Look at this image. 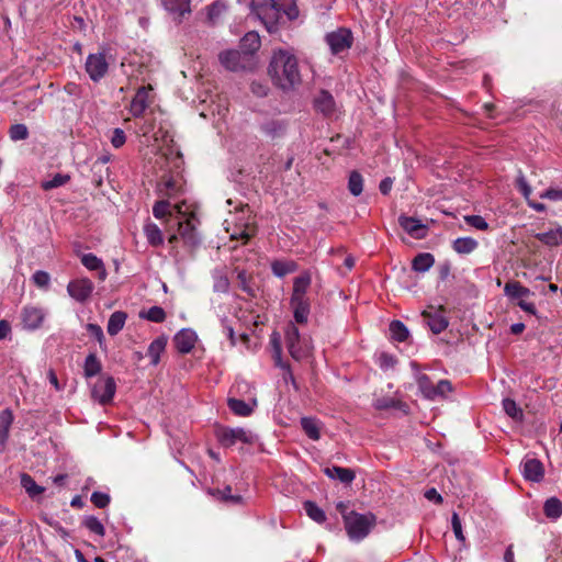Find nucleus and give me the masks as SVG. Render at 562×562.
I'll return each instance as SVG.
<instances>
[{
  "label": "nucleus",
  "instance_id": "1",
  "mask_svg": "<svg viewBox=\"0 0 562 562\" xmlns=\"http://www.w3.org/2000/svg\"><path fill=\"white\" fill-rule=\"evenodd\" d=\"M272 82L283 91L294 90L302 83L299 60L286 49L274 50L268 67Z\"/></svg>",
  "mask_w": 562,
  "mask_h": 562
},
{
  "label": "nucleus",
  "instance_id": "2",
  "mask_svg": "<svg viewBox=\"0 0 562 562\" xmlns=\"http://www.w3.org/2000/svg\"><path fill=\"white\" fill-rule=\"evenodd\" d=\"M252 5L259 16L278 20L280 13H284L290 20L299 16V10L294 0H254Z\"/></svg>",
  "mask_w": 562,
  "mask_h": 562
},
{
  "label": "nucleus",
  "instance_id": "3",
  "mask_svg": "<svg viewBox=\"0 0 562 562\" xmlns=\"http://www.w3.org/2000/svg\"><path fill=\"white\" fill-rule=\"evenodd\" d=\"M344 524L348 537L353 541H360L364 539L375 526L376 517L372 513L359 514L355 512L346 517Z\"/></svg>",
  "mask_w": 562,
  "mask_h": 562
},
{
  "label": "nucleus",
  "instance_id": "4",
  "mask_svg": "<svg viewBox=\"0 0 562 562\" xmlns=\"http://www.w3.org/2000/svg\"><path fill=\"white\" fill-rule=\"evenodd\" d=\"M216 438L218 442L225 448H229L237 442L254 445L258 440V437L248 429L240 427L232 428L226 426L217 428Z\"/></svg>",
  "mask_w": 562,
  "mask_h": 562
},
{
  "label": "nucleus",
  "instance_id": "5",
  "mask_svg": "<svg viewBox=\"0 0 562 562\" xmlns=\"http://www.w3.org/2000/svg\"><path fill=\"white\" fill-rule=\"evenodd\" d=\"M325 40L330 48V52L334 55H338L351 47L353 36L349 29L340 27L334 32L328 33Z\"/></svg>",
  "mask_w": 562,
  "mask_h": 562
},
{
  "label": "nucleus",
  "instance_id": "6",
  "mask_svg": "<svg viewBox=\"0 0 562 562\" xmlns=\"http://www.w3.org/2000/svg\"><path fill=\"white\" fill-rule=\"evenodd\" d=\"M194 216L190 218L181 220L176 218L175 223L171 226H177V232L180 238L183 240L184 245L194 248L200 244V238L196 233V228L194 225Z\"/></svg>",
  "mask_w": 562,
  "mask_h": 562
},
{
  "label": "nucleus",
  "instance_id": "7",
  "mask_svg": "<svg viewBox=\"0 0 562 562\" xmlns=\"http://www.w3.org/2000/svg\"><path fill=\"white\" fill-rule=\"evenodd\" d=\"M116 385L112 376L98 380L91 389V396L102 405L109 404L115 394Z\"/></svg>",
  "mask_w": 562,
  "mask_h": 562
},
{
  "label": "nucleus",
  "instance_id": "8",
  "mask_svg": "<svg viewBox=\"0 0 562 562\" xmlns=\"http://www.w3.org/2000/svg\"><path fill=\"white\" fill-rule=\"evenodd\" d=\"M86 71L89 75V78L98 82L100 81L108 72L109 64L104 54L97 53L90 54L86 60Z\"/></svg>",
  "mask_w": 562,
  "mask_h": 562
},
{
  "label": "nucleus",
  "instance_id": "9",
  "mask_svg": "<svg viewBox=\"0 0 562 562\" xmlns=\"http://www.w3.org/2000/svg\"><path fill=\"white\" fill-rule=\"evenodd\" d=\"M429 308L430 310H425L422 313L424 322L434 334H440L446 330L449 325V321L445 315L446 310L443 306H439L438 308L430 306Z\"/></svg>",
  "mask_w": 562,
  "mask_h": 562
},
{
  "label": "nucleus",
  "instance_id": "10",
  "mask_svg": "<svg viewBox=\"0 0 562 562\" xmlns=\"http://www.w3.org/2000/svg\"><path fill=\"white\" fill-rule=\"evenodd\" d=\"M289 130V122L284 119H268L260 124V132L270 140L283 138Z\"/></svg>",
  "mask_w": 562,
  "mask_h": 562
},
{
  "label": "nucleus",
  "instance_id": "11",
  "mask_svg": "<svg viewBox=\"0 0 562 562\" xmlns=\"http://www.w3.org/2000/svg\"><path fill=\"white\" fill-rule=\"evenodd\" d=\"M94 285L88 278L72 280L67 285L68 294L77 302H86L93 292Z\"/></svg>",
  "mask_w": 562,
  "mask_h": 562
},
{
  "label": "nucleus",
  "instance_id": "12",
  "mask_svg": "<svg viewBox=\"0 0 562 562\" xmlns=\"http://www.w3.org/2000/svg\"><path fill=\"white\" fill-rule=\"evenodd\" d=\"M521 472L524 477L530 482H540L544 477V467L536 458H526L521 462Z\"/></svg>",
  "mask_w": 562,
  "mask_h": 562
},
{
  "label": "nucleus",
  "instance_id": "13",
  "mask_svg": "<svg viewBox=\"0 0 562 562\" xmlns=\"http://www.w3.org/2000/svg\"><path fill=\"white\" fill-rule=\"evenodd\" d=\"M21 318L24 328L34 330L41 327L45 313L41 307L25 306L22 310Z\"/></svg>",
  "mask_w": 562,
  "mask_h": 562
},
{
  "label": "nucleus",
  "instance_id": "14",
  "mask_svg": "<svg viewBox=\"0 0 562 562\" xmlns=\"http://www.w3.org/2000/svg\"><path fill=\"white\" fill-rule=\"evenodd\" d=\"M398 224L407 234L414 238L422 239L427 235V226L415 217L401 215L398 217Z\"/></svg>",
  "mask_w": 562,
  "mask_h": 562
},
{
  "label": "nucleus",
  "instance_id": "15",
  "mask_svg": "<svg viewBox=\"0 0 562 562\" xmlns=\"http://www.w3.org/2000/svg\"><path fill=\"white\" fill-rule=\"evenodd\" d=\"M196 334L190 328H183L178 331L173 338L177 350L181 353H189L196 342Z\"/></svg>",
  "mask_w": 562,
  "mask_h": 562
},
{
  "label": "nucleus",
  "instance_id": "16",
  "mask_svg": "<svg viewBox=\"0 0 562 562\" xmlns=\"http://www.w3.org/2000/svg\"><path fill=\"white\" fill-rule=\"evenodd\" d=\"M314 108L325 116L333 115L336 108L334 97L328 91L321 90L314 99Z\"/></svg>",
  "mask_w": 562,
  "mask_h": 562
},
{
  "label": "nucleus",
  "instance_id": "17",
  "mask_svg": "<svg viewBox=\"0 0 562 562\" xmlns=\"http://www.w3.org/2000/svg\"><path fill=\"white\" fill-rule=\"evenodd\" d=\"M285 341L286 347L290 352V355L295 359L300 360L304 352L301 349L300 346V333L299 329L294 325H290L285 333Z\"/></svg>",
  "mask_w": 562,
  "mask_h": 562
},
{
  "label": "nucleus",
  "instance_id": "18",
  "mask_svg": "<svg viewBox=\"0 0 562 562\" xmlns=\"http://www.w3.org/2000/svg\"><path fill=\"white\" fill-rule=\"evenodd\" d=\"M13 420L14 416L10 408H5L0 412V452L5 450Z\"/></svg>",
  "mask_w": 562,
  "mask_h": 562
},
{
  "label": "nucleus",
  "instance_id": "19",
  "mask_svg": "<svg viewBox=\"0 0 562 562\" xmlns=\"http://www.w3.org/2000/svg\"><path fill=\"white\" fill-rule=\"evenodd\" d=\"M148 90L146 87H140L135 97L133 98L130 106V112L134 117H140L148 106Z\"/></svg>",
  "mask_w": 562,
  "mask_h": 562
},
{
  "label": "nucleus",
  "instance_id": "20",
  "mask_svg": "<svg viewBox=\"0 0 562 562\" xmlns=\"http://www.w3.org/2000/svg\"><path fill=\"white\" fill-rule=\"evenodd\" d=\"M221 64L231 71H237L244 68L241 64V54L238 50L229 49L218 55Z\"/></svg>",
  "mask_w": 562,
  "mask_h": 562
},
{
  "label": "nucleus",
  "instance_id": "21",
  "mask_svg": "<svg viewBox=\"0 0 562 562\" xmlns=\"http://www.w3.org/2000/svg\"><path fill=\"white\" fill-rule=\"evenodd\" d=\"M504 293L510 300L518 302L521 299H528L533 293L518 281H509L504 286Z\"/></svg>",
  "mask_w": 562,
  "mask_h": 562
},
{
  "label": "nucleus",
  "instance_id": "22",
  "mask_svg": "<svg viewBox=\"0 0 562 562\" xmlns=\"http://www.w3.org/2000/svg\"><path fill=\"white\" fill-rule=\"evenodd\" d=\"M324 473L329 479L338 480L345 484H350L356 477V473L353 470H351L349 468H341L338 465L325 468Z\"/></svg>",
  "mask_w": 562,
  "mask_h": 562
},
{
  "label": "nucleus",
  "instance_id": "23",
  "mask_svg": "<svg viewBox=\"0 0 562 562\" xmlns=\"http://www.w3.org/2000/svg\"><path fill=\"white\" fill-rule=\"evenodd\" d=\"M81 263L91 271L98 272V278L100 281H104L106 279V270L104 267V263L100 258H98L95 255L89 252L83 254L81 256Z\"/></svg>",
  "mask_w": 562,
  "mask_h": 562
},
{
  "label": "nucleus",
  "instance_id": "24",
  "mask_svg": "<svg viewBox=\"0 0 562 562\" xmlns=\"http://www.w3.org/2000/svg\"><path fill=\"white\" fill-rule=\"evenodd\" d=\"M291 307L293 308L294 319L299 324L307 322L310 315V301L305 299H291Z\"/></svg>",
  "mask_w": 562,
  "mask_h": 562
},
{
  "label": "nucleus",
  "instance_id": "25",
  "mask_svg": "<svg viewBox=\"0 0 562 562\" xmlns=\"http://www.w3.org/2000/svg\"><path fill=\"white\" fill-rule=\"evenodd\" d=\"M227 405L235 415L246 417L251 415L254 407L257 405V402L256 400H252L251 403H246L243 400L232 397L228 398Z\"/></svg>",
  "mask_w": 562,
  "mask_h": 562
},
{
  "label": "nucleus",
  "instance_id": "26",
  "mask_svg": "<svg viewBox=\"0 0 562 562\" xmlns=\"http://www.w3.org/2000/svg\"><path fill=\"white\" fill-rule=\"evenodd\" d=\"M310 285L311 276L308 272H304L296 277L293 281V292L291 299H305Z\"/></svg>",
  "mask_w": 562,
  "mask_h": 562
},
{
  "label": "nucleus",
  "instance_id": "27",
  "mask_svg": "<svg viewBox=\"0 0 562 562\" xmlns=\"http://www.w3.org/2000/svg\"><path fill=\"white\" fill-rule=\"evenodd\" d=\"M536 239L549 247H557L562 245V227L558 226L548 232L538 233L535 235Z\"/></svg>",
  "mask_w": 562,
  "mask_h": 562
},
{
  "label": "nucleus",
  "instance_id": "28",
  "mask_svg": "<svg viewBox=\"0 0 562 562\" xmlns=\"http://www.w3.org/2000/svg\"><path fill=\"white\" fill-rule=\"evenodd\" d=\"M477 247V240L472 237H459L452 241V249L459 255H469Z\"/></svg>",
  "mask_w": 562,
  "mask_h": 562
},
{
  "label": "nucleus",
  "instance_id": "29",
  "mask_svg": "<svg viewBox=\"0 0 562 562\" xmlns=\"http://www.w3.org/2000/svg\"><path fill=\"white\" fill-rule=\"evenodd\" d=\"M20 483H21V486L25 490V492L27 493V495L35 499L37 496H40L41 494L44 493L45 488L38 484H36V482L34 481V479L27 474V473H22L21 476H20Z\"/></svg>",
  "mask_w": 562,
  "mask_h": 562
},
{
  "label": "nucleus",
  "instance_id": "30",
  "mask_svg": "<svg viewBox=\"0 0 562 562\" xmlns=\"http://www.w3.org/2000/svg\"><path fill=\"white\" fill-rule=\"evenodd\" d=\"M171 205L167 200L157 201L153 207V214L156 218H167V223L171 226L178 216H173L170 210Z\"/></svg>",
  "mask_w": 562,
  "mask_h": 562
},
{
  "label": "nucleus",
  "instance_id": "31",
  "mask_svg": "<svg viewBox=\"0 0 562 562\" xmlns=\"http://www.w3.org/2000/svg\"><path fill=\"white\" fill-rule=\"evenodd\" d=\"M167 345V338L160 336L153 340L148 347L147 355L150 358V363L157 366L160 360V355L164 352Z\"/></svg>",
  "mask_w": 562,
  "mask_h": 562
},
{
  "label": "nucleus",
  "instance_id": "32",
  "mask_svg": "<svg viewBox=\"0 0 562 562\" xmlns=\"http://www.w3.org/2000/svg\"><path fill=\"white\" fill-rule=\"evenodd\" d=\"M144 234L149 245L159 247L164 244L161 229L155 223H146L144 225Z\"/></svg>",
  "mask_w": 562,
  "mask_h": 562
},
{
  "label": "nucleus",
  "instance_id": "33",
  "mask_svg": "<svg viewBox=\"0 0 562 562\" xmlns=\"http://www.w3.org/2000/svg\"><path fill=\"white\" fill-rule=\"evenodd\" d=\"M126 318H127L126 313L122 312V311H116L113 314H111L109 322H108V326H106V330H108L109 335L110 336L117 335L123 329Z\"/></svg>",
  "mask_w": 562,
  "mask_h": 562
},
{
  "label": "nucleus",
  "instance_id": "34",
  "mask_svg": "<svg viewBox=\"0 0 562 562\" xmlns=\"http://www.w3.org/2000/svg\"><path fill=\"white\" fill-rule=\"evenodd\" d=\"M301 426L310 439L316 441L321 438V423L316 418L302 417Z\"/></svg>",
  "mask_w": 562,
  "mask_h": 562
},
{
  "label": "nucleus",
  "instance_id": "35",
  "mask_svg": "<svg viewBox=\"0 0 562 562\" xmlns=\"http://www.w3.org/2000/svg\"><path fill=\"white\" fill-rule=\"evenodd\" d=\"M435 263V257L430 252L418 254L412 261V269L416 272H426Z\"/></svg>",
  "mask_w": 562,
  "mask_h": 562
},
{
  "label": "nucleus",
  "instance_id": "36",
  "mask_svg": "<svg viewBox=\"0 0 562 562\" xmlns=\"http://www.w3.org/2000/svg\"><path fill=\"white\" fill-rule=\"evenodd\" d=\"M180 190V183L172 177H165L158 183V191L162 196L172 198L177 195Z\"/></svg>",
  "mask_w": 562,
  "mask_h": 562
},
{
  "label": "nucleus",
  "instance_id": "37",
  "mask_svg": "<svg viewBox=\"0 0 562 562\" xmlns=\"http://www.w3.org/2000/svg\"><path fill=\"white\" fill-rule=\"evenodd\" d=\"M240 48L245 54L251 55L260 48V37L256 32H248L240 41Z\"/></svg>",
  "mask_w": 562,
  "mask_h": 562
},
{
  "label": "nucleus",
  "instance_id": "38",
  "mask_svg": "<svg viewBox=\"0 0 562 562\" xmlns=\"http://www.w3.org/2000/svg\"><path fill=\"white\" fill-rule=\"evenodd\" d=\"M257 229L252 223H244L240 225L236 224V228L232 232V239H243L244 243H247L252 236H255Z\"/></svg>",
  "mask_w": 562,
  "mask_h": 562
},
{
  "label": "nucleus",
  "instance_id": "39",
  "mask_svg": "<svg viewBox=\"0 0 562 562\" xmlns=\"http://www.w3.org/2000/svg\"><path fill=\"white\" fill-rule=\"evenodd\" d=\"M297 266L294 261L286 260H274L271 263V270L274 276L282 278L289 273H292L296 270Z\"/></svg>",
  "mask_w": 562,
  "mask_h": 562
},
{
  "label": "nucleus",
  "instance_id": "40",
  "mask_svg": "<svg viewBox=\"0 0 562 562\" xmlns=\"http://www.w3.org/2000/svg\"><path fill=\"white\" fill-rule=\"evenodd\" d=\"M138 316L142 319H146L153 323H162L166 319V312L160 306H151L147 311H140Z\"/></svg>",
  "mask_w": 562,
  "mask_h": 562
},
{
  "label": "nucleus",
  "instance_id": "41",
  "mask_svg": "<svg viewBox=\"0 0 562 562\" xmlns=\"http://www.w3.org/2000/svg\"><path fill=\"white\" fill-rule=\"evenodd\" d=\"M166 10L183 16L190 12V0H162Z\"/></svg>",
  "mask_w": 562,
  "mask_h": 562
},
{
  "label": "nucleus",
  "instance_id": "42",
  "mask_svg": "<svg viewBox=\"0 0 562 562\" xmlns=\"http://www.w3.org/2000/svg\"><path fill=\"white\" fill-rule=\"evenodd\" d=\"M102 366L94 353L87 356L85 360L83 371L86 378H92L101 372Z\"/></svg>",
  "mask_w": 562,
  "mask_h": 562
},
{
  "label": "nucleus",
  "instance_id": "43",
  "mask_svg": "<svg viewBox=\"0 0 562 562\" xmlns=\"http://www.w3.org/2000/svg\"><path fill=\"white\" fill-rule=\"evenodd\" d=\"M390 333L394 340L403 342L409 336L408 328L401 321H392L390 324Z\"/></svg>",
  "mask_w": 562,
  "mask_h": 562
},
{
  "label": "nucleus",
  "instance_id": "44",
  "mask_svg": "<svg viewBox=\"0 0 562 562\" xmlns=\"http://www.w3.org/2000/svg\"><path fill=\"white\" fill-rule=\"evenodd\" d=\"M543 512L548 518L557 519L562 515V503L557 497H551L546 501Z\"/></svg>",
  "mask_w": 562,
  "mask_h": 562
},
{
  "label": "nucleus",
  "instance_id": "45",
  "mask_svg": "<svg viewBox=\"0 0 562 562\" xmlns=\"http://www.w3.org/2000/svg\"><path fill=\"white\" fill-rule=\"evenodd\" d=\"M229 290V280L227 276L221 271L213 272V291L217 293H227Z\"/></svg>",
  "mask_w": 562,
  "mask_h": 562
},
{
  "label": "nucleus",
  "instance_id": "46",
  "mask_svg": "<svg viewBox=\"0 0 562 562\" xmlns=\"http://www.w3.org/2000/svg\"><path fill=\"white\" fill-rule=\"evenodd\" d=\"M304 509L307 516L314 521L322 524L326 520V515L324 510L321 507H318L314 502L306 501L304 503Z\"/></svg>",
  "mask_w": 562,
  "mask_h": 562
},
{
  "label": "nucleus",
  "instance_id": "47",
  "mask_svg": "<svg viewBox=\"0 0 562 562\" xmlns=\"http://www.w3.org/2000/svg\"><path fill=\"white\" fill-rule=\"evenodd\" d=\"M82 526L86 527L90 532L100 537H104L105 535L104 526L95 516H86L82 520Z\"/></svg>",
  "mask_w": 562,
  "mask_h": 562
},
{
  "label": "nucleus",
  "instance_id": "48",
  "mask_svg": "<svg viewBox=\"0 0 562 562\" xmlns=\"http://www.w3.org/2000/svg\"><path fill=\"white\" fill-rule=\"evenodd\" d=\"M348 189L350 193L355 196H358L362 193L363 178L358 171L350 172L348 179Z\"/></svg>",
  "mask_w": 562,
  "mask_h": 562
},
{
  "label": "nucleus",
  "instance_id": "49",
  "mask_svg": "<svg viewBox=\"0 0 562 562\" xmlns=\"http://www.w3.org/2000/svg\"><path fill=\"white\" fill-rule=\"evenodd\" d=\"M417 384L425 397L435 400V385L426 374H419L417 378Z\"/></svg>",
  "mask_w": 562,
  "mask_h": 562
},
{
  "label": "nucleus",
  "instance_id": "50",
  "mask_svg": "<svg viewBox=\"0 0 562 562\" xmlns=\"http://www.w3.org/2000/svg\"><path fill=\"white\" fill-rule=\"evenodd\" d=\"M237 281L238 286L248 295L256 296V289L251 283V278L247 274L245 270H240L237 272Z\"/></svg>",
  "mask_w": 562,
  "mask_h": 562
},
{
  "label": "nucleus",
  "instance_id": "51",
  "mask_svg": "<svg viewBox=\"0 0 562 562\" xmlns=\"http://www.w3.org/2000/svg\"><path fill=\"white\" fill-rule=\"evenodd\" d=\"M503 408L509 417H512L516 420H519L522 418V411L520 407H518V405L516 404V402L514 400H510V398L503 400Z\"/></svg>",
  "mask_w": 562,
  "mask_h": 562
},
{
  "label": "nucleus",
  "instance_id": "52",
  "mask_svg": "<svg viewBox=\"0 0 562 562\" xmlns=\"http://www.w3.org/2000/svg\"><path fill=\"white\" fill-rule=\"evenodd\" d=\"M69 180L68 175L56 173L52 179L42 182V188L48 191L66 184Z\"/></svg>",
  "mask_w": 562,
  "mask_h": 562
},
{
  "label": "nucleus",
  "instance_id": "53",
  "mask_svg": "<svg viewBox=\"0 0 562 562\" xmlns=\"http://www.w3.org/2000/svg\"><path fill=\"white\" fill-rule=\"evenodd\" d=\"M9 136L13 142L24 140L29 137V130L25 124H14L9 130Z\"/></svg>",
  "mask_w": 562,
  "mask_h": 562
},
{
  "label": "nucleus",
  "instance_id": "54",
  "mask_svg": "<svg viewBox=\"0 0 562 562\" xmlns=\"http://www.w3.org/2000/svg\"><path fill=\"white\" fill-rule=\"evenodd\" d=\"M232 487L225 486L223 490H215L213 492V495L217 496L220 499L224 502H231L233 504H238L241 502V496L239 495H232Z\"/></svg>",
  "mask_w": 562,
  "mask_h": 562
},
{
  "label": "nucleus",
  "instance_id": "55",
  "mask_svg": "<svg viewBox=\"0 0 562 562\" xmlns=\"http://www.w3.org/2000/svg\"><path fill=\"white\" fill-rule=\"evenodd\" d=\"M375 409H389V408H400L402 406V402L396 401L392 397H381L374 401L373 404Z\"/></svg>",
  "mask_w": 562,
  "mask_h": 562
},
{
  "label": "nucleus",
  "instance_id": "56",
  "mask_svg": "<svg viewBox=\"0 0 562 562\" xmlns=\"http://www.w3.org/2000/svg\"><path fill=\"white\" fill-rule=\"evenodd\" d=\"M464 222L479 229V231H487L488 229V223L481 216V215H465Z\"/></svg>",
  "mask_w": 562,
  "mask_h": 562
},
{
  "label": "nucleus",
  "instance_id": "57",
  "mask_svg": "<svg viewBox=\"0 0 562 562\" xmlns=\"http://www.w3.org/2000/svg\"><path fill=\"white\" fill-rule=\"evenodd\" d=\"M110 495L102 492H93L91 495L92 504L98 508H105L110 504Z\"/></svg>",
  "mask_w": 562,
  "mask_h": 562
},
{
  "label": "nucleus",
  "instance_id": "58",
  "mask_svg": "<svg viewBox=\"0 0 562 562\" xmlns=\"http://www.w3.org/2000/svg\"><path fill=\"white\" fill-rule=\"evenodd\" d=\"M33 281L38 288L45 289L49 284L50 277L46 271L38 270L33 274Z\"/></svg>",
  "mask_w": 562,
  "mask_h": 562
},
{
  "label": "nucleus",
  "instance_id": "59",
  "mask_svg": "<svg viewBox=\"0 0 562 562\" xmlns=\"http://www.w3.org/2000/svg\"><path fill=\"white\" fill-rule=\"evenodd\" d=\"M126 142L125 133L122 128H114L111 136V144L115 148L122 147Z\"/></svg>",
  "mask_w": 562,
  "mask_h": 562
},
{
  "label": "nucleus",
  "instance_id": "60",
  "mask_svg": "<svg viewBox=\"0 0 562 562\" xmlns=\"http://www.w3.org/2000/svg\"><path fill=\"white\" fill-rule=\"evenodd\" d=\"M451 383L448 380H440L437 385H435V400L445 396L447 393L451 392Z\"/></svg>",
  "mask_w": 562,
  "mask_h": 562
},
{
  "label": "nucleus",
  "instance_id": "61",
  "mask_svg": "<svg viewBox=\"0 0 562 562\" xmlns=\"http://www.w3.org/2000/svg\"><path fill=\"white\" fill-rule=\"evenodd\" d=\"M451 525H452V530L454 532L456 538L460 541H464L461 520L457 513H453V515L451 517Z\"/></svg>",
  "mask_w": 562,
  "mask_h": 562
},
{
  "label": "nucleus",
  "instance_id": "62",
  "mask_svg": "<svg viewBox=\"0 0 562 562\" xmlns=\"http://www.w3.org/2000/svg\"><path fill=\"white\" fill-rule=\"evenodd\" d=\"M541 199L562 201V189L549 188L540 194Z\"/></svg>",
  "mask_w": 562,
  "mask_h": 562
},
{
  "label": "nucleus",
  "instance_id": "63",
  "mask_svg": "<svg viewBox=\"0 0 562 562\" xmlns=\"http://www.w3.org/2000/svg\"><path fill=\"white\" fill-rule=\"evenodd\" d=\"M517 188L518 190L520 191V193L528 200L529 199V195L531 194V188L530 186L528 184L527 180L525 179V177L522 175H520L518 178H517Z\"/></svg>",
  "mask_w": 562,
  "mask_h": 562
},
{
  "label": "nucleus",
  "instance_id": "64",
  "mask_svg": "<svg viewBox=\"0 0 562 562\" xmlns=\"http://www.w3.org/2000/svg\"><path fill=\"white\" fill-rule=\"evenodd\" d=\"M88 333L93 336L100 344L104 340V335L102 328L97 324H88L87 325Z\"/></svg>",
  "mask_w": 562,
  "mask_h": 562
}]
</instances>
